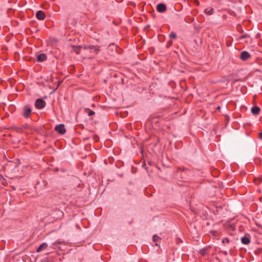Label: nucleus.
<instances>
[{
  "instance_id": "nucleus-1",
  "label": "nucleus",
  "mask_w": 262,
  "mask_h": 262,
  "mask_svg": "<svg viewBox=\"0 0 262 262\" xmlns=\"http://www.w3.org/2000/svg\"><path fill=\"white\" fill-rule=\"evenodd\" d=\"M32 109L31 107L28 105H26L22 108L21 115L23 118L27 119L30 117Z\"/></svg>"
},
{
  "instance_id": "nucleus-2",
  "label": "nucleus",
  "mask_w": 262,
  "mask_h": 262,
  "mask_svg": "<svg viewBox=\"0 0 262 262\" xmlns=\"http://www.w3.org/2000/svg\"><path fill=\"white\" fill-rule=\"evenodd\" d=\"M46 105V102L41 99H38L36 100L35 106L37 109L43 108Z\"/></svg>"
},
{
  "instance_id": "nucleus-3",
  "label": "nucleus",
  "mask_w": 262,
  "mask_h": 262,
  "mask_svg": "<svg viewBox=\"0 0 262 262\" xmlns=\"http://www.w3.org/2000/svg\"><path fill=\"white\" fill-rule=\"evenodd\" d=\"M55 130L60 134H64L66 133L64 125L62 124L56 125Z\"/></svg>"
},
{
  "instance_id": "nucleus-4",
  "label": "nucleus",
  "mask_w": 262,
  "mask_h": 262,
  "mask_svg": "<svg viewBox=\"0 0 262 262\" xmlns=\"http://www.w3.org/2000/svg\"><path fill=\"white\" fill-rule=\"evenodd\" d=\"M166 7L165 5H164V4L160 3L157 5V11L159 12H160V13L164 12L166 11Z\"/></svg>"
},
{
  "instance_id": "nucleus-5",
  "label": "nucleus",
  "mask_w": 262,
  "mask_h": 262,
  "mask_svg": "<svg viewBox=\"0 0 262 262\" xmlns=\"http://www.w3.org/2000/svg\"><path fill=\"white\" fill-rule=\"evenodd\" d=\"M36 16L38 19L42 20H43L45 18V14L42 11H38L36 12Z\"/></svg>"
},
{
  "instance_id": "nucleus-6",
  "label": "nucleus",
  "mask_w": 262,
  "mask_h": 262,
  "mask_svg": "<svg viewBox=\"0 0 262 262\" xmlns=\"http://www.w3.org/2000/svg\"><path fill=\"white\" fill-rule=\"evenodd\" d=\"M84 48L85 49H90L91 50L92 52H93L95 54L98 53L99 51V48L97 46H87V47H85Z\"/></svg>"
},
{
  "instance_id": "nucleus-7",
  "label": "nucleus",
  "mask_w": 262,
  "mask_h": 262,
  "mask_svg": "<svg viewBox=\"0 0 262 262\" xmlns=\"http://www.w3.org/2000/svg\"><path fill=\"white\" fill-rule=\"evenodd\" d=\"M47 55L45 54H39L37 55V61L42 62L46 60Z\"/></svg>"
},
{
  "instance_id": "nucleus-8",
  "label": "nucleus",
  "mask_w": 262,
  "mask_h": 262,
  "mask_svg": "<svg viewBox=\"0 0 262 262\" xmlns=\"http://www.w3.org/2000/svg\"><path fill=\"white\" fill-rule=\"evenodd\" d=\"M249 57L250 54L247 51H243L241 54V58L243 60L247 59Z\"/></svg>"
},
{
  "instance_id": "nucleus-9",
  "label": "nucleus",
  "mask_w": 262,
  "mask_h": 262,
  "mask_svg": "<svg viewBox=\"0 0 262 262\" xmlns=\"http://www.w3.org/2000/svg\"><path fill=\"white\" fill-rule=\"evenodd\" d=\"M251 112L253 115H258L260 112V108L258 106H253L251 108Z\"/></svg>"
},
{
  "instance_id": "nucleus-10",
  "label": "nucleus",
  "mask_w": 262,
  "mask_h": 262,
  "mask_svg": "<svg viewBox=\"0 0 262 262\" xmlns=\"http://www.w3.org/2000/svg\"><path fill=\"white\" fill-rule=\"evenodd\" d=\"M242 243L244 245H248L250 243V240L247 236H243L241 239Z\"/></svg>"
},
{
  "instance_id": "nucleus-11",
  "label": "nucleus",
  "mask_w": 262,
  "mask_h": 262,
  "mask_svg": "<svg viewBox=\"0 0 262 262\" xmlns=\"http://www.w3.org/2000/svg\"><path fill=\"white\" fill-rule=\"evenodd\" d=\"M47 247H48V244L46 243H43L41 245H40V246L37 248L36 251L37 252H40L43 249L46 248Z\"/></svg>"
},
{
  "instance_id": "nucleus-12",
  "label": "nucleus",
  "mask_w": 262,
  "mask_h": 262,
  "mask_svg": "<svg viewBox=\"0 0 262 262\" xmlns=\"http://www.w3.org/2000/svg\"><path fill=\"white\" fill-rule=\"evenodd\" d=\"M213 11H214V10L212 8H206L204 12H205V13H206L207 15H211L213 14Z\"/></svg>"
},
{
  "instance_id": "nucleus-13",
  "label": "nucleus",
  "mask_w": 262,
  "mask_h": 262,
  "mask_svg": "<svg viewBox=\"0 0 262 262\" xmlns=\"http://www.w3.org/2000/svg\"><path fill=\"white\" fill-rule=\"evenodd\" d=\"M153 241L155 243V245L156 246H158V242L159 241L161 240V238L157 235H154L153 236Z\"/></svg>"
},
{
  "instance_id": "nucleus-14",
  "label": "nucleus",
  "mask_w": 262,
  "mask_h": 262,
  "mask_svg": "<svg viewBox=\"0 0 262 262\" xmlns=\"http://www.w3.org/2000/svg\"><path fill=\"white\" fill-rule=\"evenodd\" d=\"M64 243V242L63 241H56L54 243H53L52 245V246H51V248H55V246H57V245H60V244H62Z\"/></svg>"
},
{
  "instance_id": "nucleus-15",
  "label": "nucleus",
  "mask_w": 262,
  "mask_h": 262,
  "mask_svg": "<svg viewBox=\"0 0 262 262\" xmlns=\"http://www.w3.org/2000/svg\"><path fill=\"white\" fill-rule=\"evenodd\" d=\"M207 249L203 248L199 250V253L203 256H204L206 254Z\"/></svg>"
},
{
  "instance_id": "nucleus-16",
  "label": "nucleus",
  "mask_w": 262,
  "mask_h": 262,
  "mask_svg": "<svg viewBox=\"0 0 262 262\" xmlns=\"http://www.w3.org/2000/svg\"><path fill=\"white\" fill-rule=\"evenodd\" d=\"M169 36L171 38H172V39H176L177 38V35L176 34L173 32H171L170 34H169Z\"/></svg>"
},
{
  "instance_id": "nucleus-17",
  "label": "nucleus",
  "mask_w": 262,
  "mask_h": 262,
  "mask_svg": "<svg viewBox=\"0 0 262 262\" xmlns=\"http://www.w3.org/2000/svg\"><path fill=\"white\" fill-rule=\"evenodd\" d=\"M88 111L87 112V113H88V115L89 116H91L95 114L94 112H93V111H92L90 109H88Z\"/></svg>"
},
{
  "instance_id": "nucleus-18",
  "label": "nucleus",
  "mask_w": 262,
  "mask_h": 262,
  "mask_svg": "<svg viewBox=\"0 0 262 262\" xmlns=\"http://www.w3.org/2000/svg\"><path fill=\"white\" fill-rule=\"evenodd\" d=\"M229 238H227V237H225V238H224L223 239V240H222V243H223V244H224V243H229Z\"/></svg>"
},
{
  "instance_id": "nucleus-19",
  "label": "nucleus",
  "mask_w": 262,
  "mask_h": 262,
  "mask_svg": "<svg viewBox=\"0 0 262 262\" xmlns=\"http://www.w3.org/2000/svg\"><path fill=\"white\" fill-rule=\"evenodd\" d=\"M259 138L262 139V132H261L259 134Z\"/></svg>"
},
{
  "instance_id": "nucleus-20",
  "label": "nucleus",
  "mask_w": 262,
  "mask_h": 262,
  "mask_svg": "<svg viewBox=\"0 0 262 262\" xmlns=\"http://www.w3.org/2000/svg\"><path fill=\"white\" fill-rule=\"evenodd\" d=\"M172 41H169L168 42V44H169V45H172Z\"/></svg>"
},
{
  "instance_id": "nucleus-21",
  "label": "nucleus",
  "mask_w": 262,
  "mask_h": 262,
  "mask_svg": "<svg viewBox=\"0 0 262 262\" xmlns=\"http://www.w3.org/2000/svg\"><path fill=\"white\" fill-rule=\"evenodd\" d=\"M223 253H224L225 255H227V251H224V252H223Z\"/></svg>"
}]
</instances>
